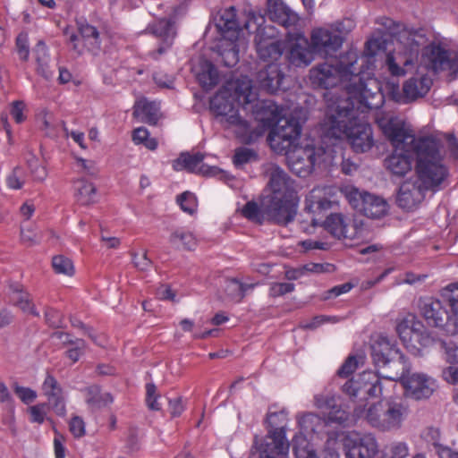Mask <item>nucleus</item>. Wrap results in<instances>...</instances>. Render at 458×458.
Instances as JSON below:
<instances>
[{
	"label": "nucleus",
	"instance_id": "nucleus-1",
	"mask_svg": "<svg viewBox=\"0 0 458 458\" xmlns=\"http://www.w3.org/2000/svg\"><path fill=\"white\" fill-rule=\"evenodd\" d=\"M340 97L327 99L321 123L322 141L331 149L345 139L353 151L363 153L374 145L371 126L366 121L368 109L379 108L386 94L398 104H409L424 98L429 88H344Z\"/></svg>",
	"mask_w": 458,
	"mask_h": 458
},
{
	"label": "nucleus",
	"instance_id": "nucleus-2",
	"mask_svg": "<svg viewBox=\"0 0 458 458\" xmlns=\"http://www.w3.org/2000/svg\"><path fill=\"white\" fill-rule=\"evenodd\" d=\"M379 377L380 375L374 372L364 371L356 379L346 382L343 391L351 397L365 398L363 407L354 409L357 417H363L372 428L383 432L398 430L409 415V405L399 397L377 400L382 395Z\"/></svg>",
	"mask_w": 458,
	"mask_h": 458
},
{
	"label": "nucleus",
	"instance_id": "nucleus-3",
	"mask_svg": "<svg viewBox=\"0 0 458 458\" xmlns=\"http://www.w3.org/2000/svg\"><path fill=\"white\" fill-rule=\"evenodd\" d=\"M417 182H404L397 196L398 205L407 210L416 208L424 199L425 191H437L447 176L442 164V155L437 153L432 140H424L417 146Z\"/></svg>",
	"mask_w": 458,
	"mask_h": 458
},
{
	"label": "nucleus",
	"instance_id": "nucleus-4",
	"mask_svg": "<svg viewBox=\"0 0 458 458\" xmlns=\"http://www.w3.org/2000/svg\"><path fill=\"white\" fill-rule=\"evenodd\" d=\"M376 122L394 148L393 153L385 159V167L394 176L403 177L411 171V156L417 157V146L421 141H434L437 153L441 154L439 140L433 136L416 139L411 126L392 114L378 112Z\"/></svg>",
	"mask_w": 458,
	"mask_h": 458
},
{
	"label": "nucleus",
	"instance_id": "nucleus-5",
	"mask_svg": "<svg viewBox=\"0 0 458 458\" xmlns=\"http://www.w3.org/2000/svg\"><path fill=\"white\" fill-rule=\"evenodd\" d=\"M200 88V91L194 92V96L200 99L209 98L210 110L216 114L219 123L227 129H231L237 138L251 140L257 134H250L247 128V118L242 112L253 105L256 100L254 88Z\"/></svg>",
	"mask_w": 458,
	"mask_h": 458
},
{
	"label": "nucleus",
	"instance_id": "nucleus-6",
	"mask_svg": "<svg viewBox=\"0 0 458 458\" xmlns=\"http://www.w3.org/2000/svg\"><path fill=\"white\" fill-rule=\"evenodd\" d=\"M268 190L270 193L262 199V216L278 225L292 222L297 214L299 197L293 182L278 166L269 169Z\"/></svg>",
	"mask_w": 458,
	"mask_h": 458
},
{
	"label": "nucleus",
	"instance_id": "nucleus-7",
	"mask_svg": "<svg viewBox=\"0 0 458 458\" xmlns=\"http://www.w3.org/2000/svg\"><path fill=\"white\" fill-rule=\"evenodd\" d=\"M216 27L220 38L212 47L225 66H233L239 62V55L244 52L249 45L248 23L241 28L236 18V9L226 7L218 12Z\"/></svg>",
	"mask_w": 458,
	"mask_h": 458
},
{
	"label": "nucleus",
	"instance_id": "nucleus-8",
	"mask_svg": "<svg viewBox=\"0 0 458 458\" xmlns=\"http://www.w3.org/2000/svg\"><path fill=\"white\" fill-rule=\"evenodd\" d=\"M443 300L448 304L450 311L444 310L437 300L428 299L420 306V312L428 324L441 327L449 334L458 333V283L447 285L442 291Z\"/></svg>",
	"mask_w": 458,
	"mask_h": 458
},
{
	"label": "nucleus",
	"instance_id": "nucleus-9",
	"mask_svg": "<svg viewBox=\"0 0 458 458\" xmlns=\"http://www.w3.org/2000/svg\"><path fill=\"white\" fill-rule=\"evenodd\" d=\"M325 145L326 148L319 147L318 148L297 145L283 154L286 156L288 165L293 173L305 177L312 172L315 166L332 164L336 151L331 149L328 144Z\"/></svg>",
	"mask_w": 458,
	"mask_h": 458
},
{
	"label": "nucleus",
	"instance_id": "nucleus-10",
	"mask_svg": "<svg viewBox=\"0 0 458 458\" xmlns=\"http://www.w3.org/2000/svg\"><path fill=\"white\" fill-rule=\"evenodd\" d=\"M426 42L424 32L420 30H403L394 52L386 56V65L391 75L401 77L405 75L402 67L411 64L417 58L420 46Z\"/></svg>",
	"mask_w": 458,
	"mask_h": 458
},
{
	"label": "nucleus",
	"instance_id": "nucleus-11",
	"mask_svg": "<svg viewBox=\"0 0 458 458\" xmlns=\"http://www.w3.org/2000/svg\"><path fill=\"white\" fill-rule=\"evenodd\" d=\"M253 89L256 92V100L253 105H249V108L245 114L251 113L254 121L250 122L247 119V128L250 134H257L251 140L240 139L244 143H250L261 136L265 131L276 124L282 123L284 118V109L270 100H260L259 98L258 89Z\"/></svg>",
	"mask_w": 458,
	"mask_h": 458
},
{
	"label": "nucleus",
	"instance_id": "nucleus-12",
	"mask_svg": "<svg viewBox=\"0 0 458 458\" xmlns=\"http://www.w3.org/2000/svg\"><path fill=\"white\" fill-rule=\"evenodd\" d=\"M349 204L364 216L378 219L385 216L389 209L387 201L377 195L360 191L352 185H344L340 189Z\"/></svg>",
	"mask_w": 458,
	"mask_h": 458
},
{
	"label": "nucleus",
	"instance_id": "nucleus-13",
	"mask_svg": "<svg viewBox=\"0 0 458 458\" xmlns=\"http://www.w3.org/2000/svg\"><path fill=\"white\" fill-rule=\"evenodd\" d=\"M396 331L404 346L414 355L420 354L432 341L423 324L412 314L399 320Z\"/></svg>",
	"mask_w": 458,
	"mask_h": 458
},
{
	"label": "nucleus",
	"instance_id": "nucleus-14",
	"mask_svg": "<svg viewBox=\"0 0 458 458\" xmlns=\"http://www.w3.org/2000/svg\"><path fill=\"white\" fill-rule=\"evenodd\" d=\"M192 72L200 86H252V81L247 76L228 79L206 59H199L192 66Z\"/></svg>",
	"mask_w": 458,
	"mask_h": 458
},
{
	"label": "nucleus",
	"instance_id": "nucleus-15",
	"mask_svg": "<svg viewBox=\"0 0 458 458\" xmlns=\"http://www.w3.org/2000/svg\"><path fill=\"white\" fill-rule=\"evenodd\" d=\"M344 38L340 33V24L331 23L314 28L310 32L313 51L322 56H331L342 47Z\"/></svg>",
	"mask_w": 458,
	"mask_h": 458
},
{
	"label": "nucleus",
	"instance_id": "nucleus-16",
	"mask_svg": "<svg viewBox=\"0 0 458 458\" xmlns=\"http://www.w3.org/2000/svg\"><path fill=\"white\" fill-rule=\"evenodd\" d=\"M301 135V125L294 118H284L268 134L267 140L271 148L283 154L297 146L296 142Z\"/></svg>",
	"mask_w": 458,
	"mask_h": 458
},
{
	"label": "nucleus",
	"instance_id": "nucleus-17",
	"mask_svg": "<svg viewBox=\"0 0 458 458\" xmlns=\"http://www.w3.org/2000/svg\"><path fill=\"white\" fill-rule=\"evenodd\" d=\"M391 380L400 379L405 394L415 400L427 399L437 387L436 380L424 373L403 372L400 377L382 376Z\"/></svg>",
	"mask_w": 458,
	"mask_h": 458
},
{
	"label": "nucleus",
	"instance_id": "nucleus-18",
	"mask_svg": "<svg viewBox=\"0 0 458 458\" xmlns=\"http://www.w3.org/2000/svg\"><path fill=\"white\" fill-rule=\"evenodd\" d=\"M333 237L352 242L363 236L362 228L343 213H332L320 224Z\"/></svg>",
	"mask_w": 458,
	"mask_h": 458
},
{
	"label": "nucleus",
	"instance_id": "nucleus-19",
	"mask_svg": "<svg viewBox=\"0 0 458 458\" xmlns=\"http://www.w3.org/2000/svg\"><path fill=\"white\" fill-rule=\"evenodd\" d=\"M338 204L337 190L333 186L316 187L310 191L305 200V209L314 216L332 209ZM312 224L318 225L316 217H312Z\"/></svg>",
	"mask_w": 458,
	"mask_h": 458
},
{
	"label": "nucleus",
	"instance_id": "nucleus-20",
	"mask_svg": "<svg viewBox=\"0 0 458 458\" xmlns=\"http://www.w3.org/2000/svg\"><path fill=\"white\" fill-rule=\"evenodd\" d=\"M259 56L267 62L276 61L283 54V44L277 39V30L274 26L259 27L255 36Z\"/></svg>",
	"mask_w": 458,
	"mask_h": 458
},
{
	"label": "nucleus",
	"instance_id": "nucleus-21",
	"mask_svg": "<svg viewBox=\"0 0 458 458\" xmlns=\"http://www.w3.org/2000/svg\"><path fill=\"white\" fill-rule=\"evenodd\" d=\"M255 448L259 453V458H287L289 443L284 429H273L260 442L256 438Z\"/></svg>",
	"mask_w": 458,
	"mask_h": 458
},
{
	"label": "nucleus",
	"instance_id": "nucleus-22",
	"mask_svg": "<svg viewBox=\"0 0 458 458\" xmlns=\"http://www.w3.org/2000/svg\"><path fill=\"white\" fill-rule=\"evenodd\" d=\"M318 420L319 418L312 413L306 414L300 420L301 432L293 438V451L296 458H318L310 446L307 436L304 434V432L314 431L311 425ZM324 458H339V455L336 452L330 450Z\"/></svg>",
	"mask_w": 458,
	"mask_h": 458
},
{
	"label": "nucleus",
	"instance_id": "nucleus-23",
	"mask_svg": "<svg viewBox=\"0 0 458 458\" xmlns=\"http://www.w3.org/2000/svg\"><path fill=\"white\" fill-rule=\"evenodd\" d=\"M288 59L295 66H308L314 60L311 43L301 31L287 33Z\"/></svg>",
	"mask_w": 458,
	"mask_h": 458
},
{
	"label": "nucleus",
	"instance_id": "nucleus-24",
	"mask_svg": "<svg viewBox=\"0 0 458 458\" xmlns=\"http://www.w3.org/2000/svg\"><path fill=\"white\" fill-rule=\"evenodd\" d=\"M348 458H373L378 445L372 434L352 433L346 439Z\"/></svg>",
	"mask_w": 458,
	"mask_h": 458
},
{
	"label": "nucleus",
	"instance_id": "nucleus-25",
	"mask_svg": "<svg viewBox=\"0 0 458 458\" xmlns=\"http://www.w3.org/2000/svg\"><path fill=\"white\" fill-rule=\"evenodd\" d=\"M204 156L197 153L190 155L182 153L173 161L172 166L175 171L187 170L191 173L201 174L208 176H216L221 171L216 166H208L203 163Z\"/></svg>",
	"mask_w": 458,
	"mask_h": 458
},
{
	"label": "nucleus",
	"instance_id": "nucleus-26",
	"mask_svg": "<svg viewBox=\"0 0 458 458\" xmlns=\"http://www.w3.org/2000/svg\"><path fill=\"white\" fill-rule=\"evenodd\" d=\"M395 344L386 336L377 335L371 344V356L377 367H384L398 355Z\"/></svg>",
	"mask_w": 458,
	"mask_h": 458
},
{
	"label": "nucleus",
	"instance_id": "nucleus-27",
	"mask_svg": "<svg viewBox=\"0 0 458 458\" xmlns=\"http://www.w3.org/2000/svg\"><path fill=\"white\" fill-rule=\"evenodd\" d=\"M267 15L272 21L288 30L295 29L300 21L298 14L280 0L268 1Z\"/></svg>",
	"mask_w": 458,
	"mask_h": 458
},
{
	"label": "nucleus",
	"instance_id": "nucleus-28",
	"mask_svg": "<svg viewBox=\"0 0 458 458\" xmlns=\"http://www.w3.org/2000/svg\"><path fill=\"white\" fill-rule=\"evenodd\" d=\"M344 75L345 69L327 63L319 64L310 72V79L314 86H335V80L342 79Z\"/></svg>",
	"mask_w": 458,
	"mask_h": 458
},
{
	"label": "nucleus",
	"instance_id": "nucleus-29",
	"mask_svg": "<svg viewBox=\"0 0 458 458\" xmlns=\"http://www.w3.org/2000/svg\"><path fill=\"white\" fill-rule=\"evenodd\" d=\"M133 116L140 122L156 124L161 118L160 104L147 98H137L133 106Z\"/></svg>",
	"mask_w": 458,
	"mask_h": 458
},
{
	"label": "nucleus",
	"instance_id": "nucleus-30",
	"mask_svg": "<svg viewBox=\"0 0 458 458\" xmlns=\"http://www.w3.org/2000/svg\"><path fill=\"white\" fill-rule=\"evenodd\" d=\"M318 408L322 410L325 420L330 422L344 423L348 420V412L337 404L335 397L318 395L315 398Z\"/></svg>",
	"mask_w": 458,
	"mask_h": 458
},
{
	"label": "nucleus",
	"instance_id": "nucleus-31",
	"mask_svg": "<svg viewBox=\"0 0 458 458\" xmlns=\"http://www.w3.org/2000/svg\"><path fill=\"white\" fill-rule=\"evenodd\" d=\"M150 30L161 41L157 52L162 55L173 45L176 35L174 24L168 20H159L151 25Z\"/></svg>",
	"mask_w": 458,
	"mask_h": 458
},
{
	"label": "nucleus",
	"instance_id": "nucleus-32",
	"mask_svg": "<svg viewBox=\"0 0 458 458\" xmlns=\"http://www.w3.org/2000/svg\"><path fill=\"white\" fill-rule=\"evenodd\" d=\"M449 53L438 45L431 44L424 47L422 62L435 72L443 71Z\"/></svg>",
	"mask_w": 458,
	"mask_h": 458
},
{
	"label": "nucleus",
	"instance_id": "nucleus-33",
	"mask_svg": "<svg viewBox=\"0 0 458 458\" xmlns=\"http://www.w3.org/2000/svg\"><path fill=\"white\" fill-rule=\"evenodd\" d=\"M73 190L74 197L80 204L88 206L97 201V187L92 182L79 178L73 181Z\"/></svg>",
	"mask_w": 458,
	"mask_h": 458
},
{
	"label": "nucleus",
	"instance_id": "nucleus-34",
	"mask_svg": "<svg viewBox=\"0 0 458 458\" xmlns=\"http://www.w3.org/2000/svg\"><path fill=\"white\" fill-rule=\"evenodd\" d=\"M168 241L175 249L183 250H192L198 244V240L193 233L183 227L174 230Z\"/></svg>",
	"mask_w": 458,
	"mask_h": 458
},
{
	"label": "nucleus",
	"instance_id": "nucleus-35",
	"mask_svg": "<svg viewBox=\"0 0 458 458\" xmlns=\"http://www.w3.org/2000/svg\"><path fill=\"white\" fill-rule=\"evenodd\" d=\"M11 290V301L21 311L27 314L38 316L34 304L31 301L30 295L23 290V287L18 284H12Z\"/></svg>",
	"mask_w": 458,
	"mask_h": 458
},
{
	"label": "nucleus",
	"instance_id": "nucleus-36",
	"mask_svg": "<svg viewBox=\"0 0 458 458\" xmlns=\"http://www.w3.org/2000/svg\"><path fill=\"white\" fill-rule=\"evenodd\" d=\"M79 31L89 51L97 55L100 50L101 44L98 30L89 23H80Z\"/></svg>",
	"mask_w": 458,
	"mask_h": 458
},
{
	"label": "nucleus",
	"instance_id": "nucleus-37",
	"mask_svg": "<svg viewBox=\"0 0 458 458\" xmlns=\"http://www.w3.org/2000/svg\"><path fill=\"white\" fill-rule=\"evenodd\" d=\"M258 77L259 86H280L284 81V74L275 64H270L260 71Z\"/></svg>",
	"mask_w": 458,
	"mask_h": 458
},
{
	"label": "nucleus",
	"instance_id": "nucleus-38",
	"mask_svg": "<svg viewBox=\"0 0 458 458\" xmlns=\"http://www.w3.org/2000/svg\"><path fill=\"white\" fill-rule=\"evenodd\" d=\"M85 394L86 403L94 408H100L113 403V396L109 393H101L97 386L88 387Z\"/></svg>",
	"mask_w": 458,
	"mask_h": 458
},
{
	"label": "nucleus",
	"instance_id": "nucleus-39",
	"mask_svg": "<svg viewBox=\"0 0 458 458\" xmlns=\"http://www.w3.org/2000/svg\"><path fill=\"white\" fill-rule=\"evenodd\" d=\"M41 391L47 401L65 394L58 380L49 373L46 375L41 384Z\"/></svg>",
	"mask_w": 458,
	"mask_h": 458
},
{
	"label": "nucleus",
	"instance_id": "nucleus-40",
	"mask_svg": "<svg viewBox=\"0 0 458 458\" xmlns=\"http://www.w3.org/2000/svg\"><path fill=\"white\" fill-rule=\"evenodd\" d=\"M255 284H242L236 279L227 282L225 292L234 301H240L249 289H252Z\"/></svg>",
	"mask_w": 458,
	"mask_h": 458
},
{
	"label": "nucleus",
	"instance_id": "nucleus-41",
	"mask_svg": "<svg viewBox=\"0 0 458 458\" xmlns=\"http://www.w3.org/2000/svg\"><path fill=\"white\" fill-rule=\"evenodd\" d=\"M364 361L365 357L362 354L350 355L337 370V375L341 377H347L362 366Z\"/></svg>",
	"mask_w": 458,
	"mask_h": 458
},
{
	"label": "nucleus",
	"instance_id": "nucleus-42",
	"mask_svg": "<svg viewBox=\"0 0 458 458\" xmlns=\"http://www.w3.org/2000/svg\"><path fill=\"white\" fill-rule=\"evenodd\" d=\"M132 140L135 144H141L149 150H155L157 148V140L151 138L149 131L144 127H139L133 131Z\"/></svg>",
	"mask_w": 458,
	"mask_h": 458
},
{
	"label": "nucleus",
	"instance_id": "nucleus-43",
	"mask_svg": "<svg viewBox=\"0 0 458 458\" xmlns=\"http://www.w3.org/2000/svg\"><path fill=\"white\" fill-rule=\"evenodd\" d=\"M47 404L45 403H37L28 407L27 412L29 414V420L31 423L43 424L45 421L51 419L47 415Z\"/></svg>",
	"mask_w": 458,
	"mask_h": 458
},
{
	"label": "nucleus",
	"instance_id": "nucleus-44",
	"mask_svg": "<svg viewBox=\"0 0 458 458\" xmlns=\"http://www.w3.org/2000/svg\"><path fill=\"white\" fill-rule=\"evenodd\" d=\"M52 267L56 274L67 276H72L75 271L72 259L63 255H57L53 258Z\"/></svg>",
	"mask_w": 458,
	"mask_h": 458
},
{
	"label": "nucleus",
	"instance_id": "nucleus-45",
	"mask_svg": "<svg viewBox=\"0 0 458 458\" xmlns=\"http://www.w3.org/2000/svg\"><path fill=\"white\" fill-rule=\"evenodd\" d=\"M34 55L38 65V70L44 76H47V65L50 61L47 46L44 42L38 41L34 48Z\"/></svg>",
	"mask_w": 458,
	"mask_h": 458
},
{
	"label": "nucleus",
	"instance_id": "nucleus-46",
	"mask_svg": "<svg viewBox=\"0 0 458 458\" xmlns=\"http://www.w3.org/2000/svg\"><path fill=\"white\" fill-rule=\"evenodd\" d=\"M177 203L180 205L182 210L190 215H193L198 208V200L196 196L190 192L185 191L177 197Z\"/></svg>",
	"mask_w": 458,
	"mask_h": 458
},
{
	"label": "nucleus",
	"instance_id": "nucleus-47",
	"mask_svg": "<svg viewBox=\"0 0 458 458\" xmlns=\"http://www.w3.org/2000/svg\"><path fill=\"white\" fill-rule=\"evenodd\" d=\"M21 240L27 246H34L41 241V234L34 225L22 226L21 229Z\"/></svg>",
	"mask_w": 458,
	"mask_h": 458
},
{
	"label": "nucleus",
	"instance_id": "nucleus-48",
	"mask_svg": "<svg viewBox=\"0 0 458 458\" xmlns=\"http://www.w3.org/2000/svg\"><path fill=\"white\" fill-rule=\"evenodd\" d=\"M385 455L389 458H405L409 455V446L404 442H394L386 446Z\"/></svg>",
	"mask_w": 458,
	"mask_h": 458
},
{
	"label": "nucleus",
	"instance_id": "nucleus-49",
	"mask_svg": "<svg viewBox=\"0 0 458 458\" xmlns=\"http://www.w3.org/2000/svg\"><path fill=\"white\" fill-rule=\"evenodd\" d=\"M13 388L14 394L24 404L32 403L38 397L37 392L30 387L14 384Z\"/></svg>",
	"mask_w": 458,
	"mask_h": 458
},
{
	"label": "nucleus",
	"instance_id": "nucleus-50",
	"mask_svg": "<svg viewBox=\"0 0 458 458\" xmlns=\"http://www.w3.org/2000/svg\"><path fill=\"white\" fill-rule=\"evenodd\" d=\"M47 404L48 410H51L55 415L59 417H64L67 413L66 394L48 400Z\"/></svg>",
	"mask_w": 458,
	"mask_h": 458
},
{
	"label": "nucleus",
	"instance_id": "nucleus-51",
	"mask_svg": "<svg viewBox=\"0 0 458 458\" xmlns=\"http://www.w3.org/2000/svg\"><path fill=\"white\" fill-rule=\"evenodd\" d=\"M242 215L250 220L261 223L266 218V216H262V207L259 208L254 202H248L242 208Z\"/></svg>",
	"mask_w": 458,
	"mask_h": 458
},
{
	"label": "nucleus",
	"instance_id": "nucleus-52",
	"mask_svg": "<svg viewBox=\"0 0 458 458\" xmlns=\"http://www.w3.org/2000/svg\"><path fill=\"white\" fill-rule=\"evenodd\" d=\"M25 182V173L22 169L14 168L12 173L6 177V183L10 189L19 190L22 187Z\"/></svg>",
	"mask_w": 458,
	"mask_h": 458
},
{
	"label": "nucleus",
	"instance_id": "nucleus-53",
	"mask_svg": "<svg viewBox=\"0 0 458 458\" xmlns=\"http://www.w3.org/2000/svg\"><path fill=\"white\" fill-rule=\"evenodd\" d=\"M386 49V41L382 37L372 38L366 43V54L369 56H375Z\"/></svg>",
	"mask_w": 458,
	"mask_h": 458
},
{
	"label": "nucleus",
	"instance_id": "nucleus-54",
	"mask_svg": "<svg viewBox=\"0 0 458 458\" xmlns=\"http://www.w3.org/2000/svg\"><path fill=\"white\" fill-rule=\"evenodd\" d=\"M147 397L146 402L147 405L150 410L159 411L161 409V405L158 403L159 394L157 393V387L154 384L149 383L146 386Z\"/></svg>",
	"mask_w": 458,
	"mask_h": 458
},
{
	"label": "nucleus",
	"instance_id": "nucleus-55",
	"mask_svg": "<svg viewBox=\"0 0 458 458\" xmlns=\"http://www.w3.org/2000/svg\"><path fill=\"white\" fill-rule=\"evenodd\" d=\"M256 159L255 152L248 148H240L235 150L233 157V163L236 165H241Z\"/></svg>",
	"mask_w": 458,
	"mask_h": 458
},
{
	"label": "nucleus",
	"instance_id": "nucleus-56",
	"mask_svg": "<svg viewBox=\"0 0 458 458\" xmlns=\"http://www.w3.org/2000/svg\"><path fill=\"white\" fill-rule=\"evenodd\" d=\"M421 437L428 443L431 444L434 448L441 445V433L437 428L428 427L421 433Z\"/></svg>",
	"mask_w": 458,
	"mask_h": 458
},
{
	"label": "nucleus",
	"instance_id": "nucleus-57",
	"mask_svg": "<svg viewBox=\"0 0 458 458\" xmlns=\"http://www.w3.org/2000/svg\"><path fill=\"white\" fill-rule=\"evenodd\" d=\"M85 349V343L83 340H76L71 344V347L67 350V357L72 360V363L79 360L80 357L83 353Z\"/></svg>",
	"mask_w": 458,
	"mask_h": 458
},
{
	"label": "nucleus",
	"instance_id": "nucleus-58",
	"mask_svg": "<svg viewBox=\"0 0 458 458\" xmlns=\"http://www.w3.org/2000/svg\"><path fill=\"white\" fill-rule=\"evenodd\" d=\"M69 428L74 437H81L85 435V422L82 418L73 416L69 422Z\"/></svg>",
	"mask_w": 458,
	"mask_h": 458
},
{
	"label": "nucleus",
	"instance_id": "nucleus-59",
	"mask_svg": "<svg viewBox=\"0 0 458 458\" xmlns=\"http://www.w3.org/2000/svg\"><path fill=\"white\" fill-rule=\"evenodd\" d=\"M26 106L23 101L16 100L11 104L10 113L17 123L25 121L26 115L24 114Z\"/></svg>",
	"mask_w": 458,
	"mask_h": 458
},
{
	"label": "nucleus",
	"instance_id": "nucleus-60",
	"mask_svg": "<svg viewBox=\"0 0 458 458\" xmlns=\"http://www.w3.org/2000/svg\"><path fill=\"white\" fill-rule=\"evenodd\" d=\"M75 168L79 173L94 175L97 173L95 163L82 157H77L75 160Z\"/></svg>",
	"mask_w": 458,
	"mask_h": 458
},
{
	"label": "nucleus",
	"instance_id": "nucleus-61",
	"mask_svg": "<svg viewBox=\"0 0 458 458\" xmlns=\"http://www.w3.org/2000/svg\"><path fill=\"white\" fill-rule=\"evenodd\" d=\"M294 290V284L292 283H276L270 287V295L273 297L282 296Z\"/></svg>",
	"mask_w": 458,
	"mask_h": 458
},
{
	"label": "nucleus",
	"instance_id": "nucleus-62",
	"mask_svg": "<svg viewBox=\"0 0 458 458\" xmlns=\"http://www.w3.org/2000/svg\"><path fill=\"white\" fill-rule=\"evenodd\" d=\"M16 47L20 58L21 60H27L29 56V44L26 34H21L16 39Z\"/></svg>",
	"mask_w": 458,
	"mask_h": 458
},
{
	"label": "nucleus",
	"instance_id": "nucleus-63",
	"mask_svg": "<svg viewBox=\"0 0 458 458\" xmlns=\"http://www.w3.org/2000/svg\"><path fill=\"white\" fill-rule=\"evenodd\" d=\"M445 360L449 363H457L458 362V346L453 343H445L443 344Z\"/></svg>",
	"mask_w": 458,
	"mask_h": 458
},
{
	"label": "nucleus",
	"instance_id": "nucleus-64",
	"mask_svg": "<svg viewBox=\"0 0 458 458\" xmlns=\"http://www.w3.org/2000/svg\"><path fill=\"white\" fill-rule=\"evenodd\" d=\"M443 71H448L450 74L458 76V55H448L446 62L445 63V68Z\"/></svg>",
	"mask_w": 458,
	"mask_h": 458
}]
</instances>
